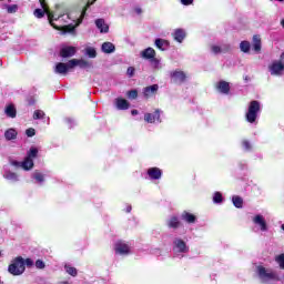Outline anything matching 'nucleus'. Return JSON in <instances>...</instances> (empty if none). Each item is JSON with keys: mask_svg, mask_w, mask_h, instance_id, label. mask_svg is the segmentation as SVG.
Returning <instances> with one entry per match:
<instances>
[{"mask_svg": "<svg viewBox=\"0 0 284 284\" xmlns=\"http://www.w3.org/2000/svg\"><path fill=\"white\" fill-rule=\"evenodd\" d=\"M9 274L12 276H21L26 272V260L21 256L16 257L8 267Z\"/></svg>", "mask_w": 284, "mask_h": 284, "instance_id": "1", "label": "nucleus"}, {"mask_svg": "<svg viewBox=\"0 0 284 284\" xmlns=\"http://www.w3.org/2000/svg\"><path fill=\"white\" fill-rule=\"evenodd\" d=\"M261 112V102L253 100L248 104V110L245 114L247 123H256L258 119V113Z\"/></svg>", "mask_w": 284, "mask_h": 284, "instance_id": "2", "label": "nucleus"}, {"mask_svg": "<svg viewBox=\"0 0 284 284\" xmlns=\"http://www.w3.org/2000/svg\"><path fill=\"white\" fill-rule=\"evenodd\" d=\"M33 14H34V17H37V19H43V17H45V14H48V20H49L50 26L52 28H54V30H59V26H57L54 23V21L59 20L60 17L54 18V13H52L49 8H47V10L45 9H36L33 11Z\"/></svg>", "mask_w": 284, "mask_h": 284, "instance_id": "3", "label": "nucleus"}, {"mask_svg": "<svg viewBox=\"0 0 284 284\" xmlns=\"http://www.w3.org/2000/svg\"><path fill=\"white\" fill-rule=\"evenodd\" d=\"M284 52L280 55V61H274L268 70L273 77H281L284 70Z\"/></svg>", "mask_w": 284, "mask_h": 284, "instance_id": "4", "label": "nucleus"}, {"mask_svg": "<svg viewBox=\"0 0 284 284\" xmlns=\"http://www.w3.org/2000/svg\"><path fill=\"white\" fill-rule=\"evenodd\" d=\"M257 274L258 277L261 278V281L265 282V281H276L277 276L276 273L274 272H267V268H265L264 266H257Z\"/></svg>", "mask_w": 284, "mask_h": 284, "instance_id": "5", "label": "nucleus"}, {"mask_svg": "<svg viewBox=\"0 0 284 284\" xmlns=\"http://www.w3.org/2000/svg\"><path fill=\"white\" fill-rule=\"evenodd\" d=\"M142 59H145L146 61H151V63H155V65H159V59H156V51L153 48H146L141 52Z\"/></svg>", "mask_w": 284, "mask_h": 284, "instance_id": "6", "label": "nucleus"}, {"mask_svg": "<svg viewBox=\"0 0 284 284\" xmlns=\"http://www.w3.org/2000/svg\"><path fill=\"white\" fill-rule=\"evenodd\" d=\"M171 79L174 83H178L179 85L185 83L187 80V74L181 70H175L171 72Z\"/></svg>", "mask_w": 284, "mask_h": 284, "instance_id": "7", "label": "nucleus"}, {"mask_svg": "<svg viewBox=\"0 0 284 284\" xmlns=\"http://www.w3.org/2000/svg\"><path fill=\"white\" fill-rule=\"evenodd\" d=\"M144 121H146V123L161 122V110L156 109L153 113H146L144 115Z\"/></svg>", "mask_w": 284, "mask_h": 284, "instance_id": "8", "label": "nucleus"}, {"mask_svg": "<svg viewBox=\"0 0 284 284\" xmlns=\"http://www.w3.org/2000/svg\"><path fill=\"white\" fill-rule=\"evenodd\" d=\"M77 54V48L74 47H64L60 50V57L62 59H70V57H74Z\"/></svg>", "mask_w": 284, "mask_h": 284, "instance_id": "9", "label": "nucleus"}, {"mask_svg": "<svg viewBox=\"0 0 284 284\" xmlns=\"http://www.w3.org/2000/svg\"><path fill=\"white\" fill-rule=\"evenodd\" d=\"M115 253L121 255L130 254V246L126 243L119 241L115 243Z\"/></svg>", "mask_w": 284, "mask_h": 284, "instance_id": "10", "label": "nucleus"}, {"mask_svg": "<svg viewBox=\"0 0 284 284\" xmlns=\"http://www.w3.org/2000/svg\"><path fill=\"white\" fill-rule=\"evenodd\" d=\"M68 70H72V68L70 67V60L68 61V63L58 62L54 72L57 74H68Z\"/></svg>", "mask_w": 284, "mask_h": 284, "instance_id": "11", "label": "nucleus"}, {"mask_svg": "<svg viewBox=\"0 0 284 284\" xmlns=\"http://www.w3.org/2000/svg\"><path fill=\"white\" fill-rule=\"evenodd\" d=\"M148 175L152 181H159V179H161V176H163V171H161V169L154 166V168H150L148 170Z\"/></svg>", "mask_w": 284, "mask_h": 284, "instance_id": "12", "label": "nucleus"}, {"mask_svg": "<svg viewBox=\"0 0 284 284\" xmlns=\"http://www.w3.org/2000/svg\"><path fill=\"white\" fill-rule=\"evenodd\" d=\"M216 90L220 91L221 94H230V82L225 80H221L215 85Z\"/></svg>", "mask_w": 284, "mask_h": 284, "instance_id": "13", "label": "nucleus"}, {"mask_svg": "<svg viewBox=\"0 0 284 284\" xmlns=\"http://www.w3.org/2000/svg\"><path fill=\"white\" fill-rule=\"evenodd\" d=\"M253 223L255 225H260L261 232H267V222L263 215H255L253 219Z\"/></svg>", "mask_w": 284, "mask_h": 284, "instance_id": "14", "label": "nucleus"}, {"mask_svg": "<svg viewBox=\"0 0 284 284\" xmlns=\"http://www.w3.org/2000/svg\"><path fill=\"white\" fill-rule=\"evenodd\" d=\"M156 92H159V84H152L143 89V97L146 99H151V97H154Z\"/></svg>", "mask_w": 284, "mask_h": 284, "instance_id": "15", "label": "nucleus"}, {"mask_svg": "<svg viewBox=\"0 0 284 284\" xmlns=\"http://www.w3.org/2000/svg\"><path fill=\"white\" fill-rule=\"evenodd\" d=\"M75 65H79V68H91L92 63H90L87 60H78V59L70 60L69 67L75 68Z\"/></svg>", "mask_w": 284, "mask_h": 284, "instance_id": "16", "label": "nucleus"}, {"mask_svg": "<svg viewBox=\"0 0 284 284\" xmlns=\"http://www.w3.org/2000/svg\"><path fill=\"white\" fill-rule=\"evenodd\" d=\"M95 2H97V0H88L87 4L82 9L80 18L78 19L77 26H79L80 23H83V19H85V14H87L88 10H90V7L94 6Z\"/></svg>", "mask_w": 284, "mask_h": 284, "instance_id": "17", "label": "nucleus"}, {"mask_svg": "<svg viewBox=\"0 0 284 284\" xmlns=\"http://www.w3.org/2000/svg\"><path fill=\"white\" fill-rule=\"evenodd\" d=\"M115 108L118 110H129L130 108V102L123 98H118L115 99Z\"/></svg>", "mask_w": 284, "mask_h": 284, "instance_id": "18", "label": "nucleus"}, {"mask_svg": "<svg viewBox=\"0 0 284 284\" xmlns=\"http://www.w3.org/2000/svg\"><path fill=\"white\" fill-rule=\"evenodd\" d=\"M181 219H182V221H185V223H189V224L196 223V215H194L187 211H184L181 214Z\"/></svg>", "mask_w": 284, "mask_h": 284, "instance_id": "19", "label": "nucleus"}, {"mask_svg": "<svg viewBox=\"0 0 284 284\" xmlns=\"http://www.w3.org/2000/svg\"><path fill=\"white\" fill-rule=\"evenodd\" d=\"M95 26H97V29L100 30V32H104V33L110 32V27L105 24V20L103 19H97Z\"/></svg>", "mask_w": 284, "mask_h": 284, "instance_id": "20", "label": "nucleus"}, {"mask_svg": "<svg viewBox=\"0 0 284 284\" xmlns=\"http://www.w3.org/2000/svg\"><path fill=\"white\" fill-rule=\"evenodd\" d=\"M4 114H7L9 119H17V106H14V104L7 105Z\"/></svg>", "mask_w": 284, "mask_h": 284, "instance_id": "21", "label": "nucleus"}, {"mask_svg": "<svg viewBox=\"0 0 284 284\" xmlns=\"http://www.w3.org/2000/svg\"><path fill=\"white\" fill-rule=\"evenodd\" d=\"M173 243L181 254L187 252V244H185V241L176 239Z\"/></svg>", "mask_w": 284, "mask_h": 284, "instance_id": "22", "label": "nucleus"}, {"mask_svg": "<svg viewBox=\"0 0 284 284\" xmlns=\"http://www.w3.org/2000/svg\"><path fill=\"white\" fill-rule=\"evenodd\" d=\"M186 34L183 29H176L173 33L174 41H178V43H183Z\"/></svg>", "mask_w": 284, "mask_h": 284, "instance_id": "23", "label": "nucleus"}, {"mask_svg": "<svg viewBox=\"0 0 284 284\" xmlns=\"http://www.w3.org/2000/svg\"><path fill=\"white\" fill-rule=\"evenodd\" d=\"M181 225V220H179L178 216H172L168 222V227H171L172 230H179Z\"/></svg>", "mask_w": 284, "mask_h": 284, "instance_id": "24", "label": "nucleus"}, {"mask_svg": "<svg viewBox=\"0 0 284 284\" xmlns=\"http://www.w3.org/2000/svg\"><path fill=\"white\" fill-rule=\"evenodd\" d=\"M114 50H116V47H114L112 42L102 43V52H104V54H112Z\"/></svg>", "mask_w": 284, "mask_h": 284, "instance_id": "25", "label": "nucleus"}, {"mask_svg": "<svg viewBox=\"0 0 284 284\" xmlns=\"http://www.w3.org/2000/svg\"><path fill=\"white\" fill-rule=\"evenodd\" d=\"M17 136H19V132H17L14 129H8L4 132V139L7 141H14V139H17Z\"/></svg>", "mask_w": 284, "mask_h": 284, "instance_id": "26", "label": "nucleus"}, {"mask_svg": "<svg viewBox=\"0 0 284 284\" xmlns=\"http://www.w3.org/2000/svg\"><path fill=\"white\" fill-rule=\"evenodd\" d=\"M163 47L165 48H170V41L158 38L155 39V48H158V50H165Z\"/></svg>", "mask_w": 284, "mask_h": 284, "instance_id": "27", "label": "nucleus"}, {"mask_svg": "<svg viewBox=\"0 0 284 284\" xmlns=\"http://www.w3.org/2000/svg\"><path fill=\"white\" fill-rule=\"evenodd\" d=\"M21 168L26 171L32 170L34 168V161L30 158H24V161L21 162Z\"/></svg>", "mask_w": 284, "mask_h": 284, "instance_id": "28", "label": "nucleus"}, {"mask_svg": "<svg viewBox=\"0 0 284 284\" xmlns=\"http://www.w3.org/2000/svg\"><path fill=\"white\" fill-rule=\"evenodd\" d=\"M58 30H61L64 34L74 33L75 30H77V26L67 24V26H63V27H58Z\"/></svg>", "mask_w": 284, "mask_h": 284, "instance_id": "29", "label": "nucleus"}, {"mask_svg": "<svg viewBox=\"0 0 284 284\" xmlns=\"http://www.w3.org/2000/svg\"><path fill=\"white\" fill-rule=\"evenodd\" d=\"M253 50L261 52V36H253Z\"/></svg>", "mask_w": 284, "mask_h": 284, "instance_id": "30", "label": "nucleus"}, {"mask_svg": "<svg viewBox=\"0 0 284 284\" xmlns=\"http://www.w3.org/2000/svg\"><path fill=\"white\" fill-rule=\"evenodd\" d=\"M232 203H233L234 207H237V210H241V207H243V197H241L239 195H234L232 197Z\"/></svg>", "mask_w": 284, "mask_h": 284, "instance_id": "31", "label": "nucleus"}, {"mask_svg": "<svg viewBox=\"0 0 284 284\" xmlns=\"http://www.w3.org/2000/svg\"><path fill=\"white\" fill-rule=\"evenodd\" d=\"M64 270H65L67 274H69L70 276H73V277L78 276V274H79V271H77V267H73L70 264H65Z\"/></svg>", "mask_w": 284, "mask_h": 284, "instance_id": "32", "label": "nucleus"}, {"mask_svg": "<svg viewBox=\"0 0 284 284\" xmlns=\"http://www.w3.org/2000/svg\"><path fill=\"white\" fill-rule=\"evenodd\" d=\"M39 155V149L38 148H34L32 146L28 153H27V159H37V156Z\"/></svg>", "mask_w": 284, "mask_h": 284, "instance_id": "33", "label": "nucleus"}, {"mask_svg": "<svg viewBox=\"0 0 284 284\" xmlns=\"http://www.w3.org/2000/svg\"><path fill=\"white\" fill-rule=\"evenodd\" d=\"M3 176L7 181H19V175L11 171H7Z\"/></svg>", "mask_w": 284, "mask_h": 284, "instance_id": "34", "label": "nucleus"}, {"mask_svg": "<svg viewBox=\"0 0 284 284\" xmlns=\"http://www.w3.org/2000/svg\"><path fill=\"white\" fill-rule=\"evenodd\" d=\"M250 48H251L250 41L244 40L240 43V50H242V52L244 53L250 52Z\"/></svg>", "mask_w": 284, "mask_h": 284, "instance_id": "35", "label": "nucleus"}, {"mask_svg": "<svg viewBox=\"0 0 284 284\" xmlns=\"http://www.w3.org/2000/svg\"><path fill=\"white\" fill-rule=\"evenodd\" d=\"M128 99H139V91L136 89L130 90L126 93Z\"/></svg>", "mask_w": 284, "mask_h": 284, "instance_id": "36", "label": "nucleus"}, {"mask_svg": "<svg viewBox=\"0 0 284 284\" xmlns=\"http://www.w3.org/2000/svg\"><path fill=\"white\" fill-rule=\"evenodd\" d=\"M213 203H223V194L221 192L214 193Z\"/></svg>", "mask_w": 284, "mask_h": 284, "instance_id": "37", "label": "nucleus"}, {"mask_svg": "<svg viewBox=\"0 0 284 284\" xmlns=\"http://www.w3.org/2000/svg\"><path fill=\"white\" fill-rule=\"evenodd\" d=\"M276 263L280 265V270H284V253L275 257Z\"/></svg>", "mask_w": 284, "mask_h": 284, "instance_id": "38", "label": "nucleus"}, {"mask_svg": "<svg viewBox=\"0 0 284 284\" xmlns=\"http://www.w3.org/2000/svg\"><path fill=\"white\" fill-rule=\"evenodd\" d=\"M43 116H45V112L41 111V110H36L33 112V119L34 121L39 120V119H43Z\"/></svg>", "mask_w": 284, "mask_h": 284, "instance_id": "39", "label": "nucleus"}, {"mask_svg": "<svg viewBox=\"0 0 284 284\" xmlns=\"http://www.w3.org/2000/svg\"><path fill=\"white\" fill-rule=\"evenodd\" d=\"M87 54L90 59H97V50L94 48H87Z\"/></svg>", "mask_w": 284, "mask_h": 284, "instance_id": "40", "label": "nucleus"}, {"mask_svg": "<svg viewBox=\"0 0 284 284\" xmlns=\"http://www.w3.org/2000/svg\"><path fill=\"white\" fill-rule=\"evenodd\" d=\"M17 10H19V6H17V4L7 6V12L9 14H14V12H17Z\"/></svg>", "mask_w": 284, "mask_h": 284, "instance_id": "41", "label": "nucleus"}, {"mask_svg": "<svg viewBox=\"0 0 284 284\" xmlns=\"http://www.w3.org/2000/svg\"><path fill=\"white\" fill-rule=\"evenodd\" d=\"M36 267L37 270H45V262H43V260H37Z\"/></svg>", "mask_w": 284, "mask_h": 284, "instance_id": "42", "label": "nucleus"}, {"mask_svg": "<svg viewBox=\"0 0 284 284\" xmlns=\"http://www.w3.org/2000/svg\"><path fill=\"white\" fill-rule=\"evenodd\" d=\"M26 134L27 136L32 138L37 134V130H34V128H29L26 130Z\"/></svg>", "mask_w": 284, "mask_h": 284, "instance_id": "43", "label": "nucleus"}, {"mask_svg": "<svg viewBox=\"0 0 284 284\" xmlns=\"http://www.w3.org/2000/svg\"><path fill=\"white\" fill-rule=\"evenodd\" d=\"M242 148H244V150H246V151H250V150H252V143H250L247 140H243Z\"/></svg>", "mask_w": 284, "mask_h": 284, "instance_id": "44", "label": "nucleus"}, {"mask_svg": "<svg viewBox=\"0 0 284 284\" xmlns=\"http://www.w3.org/2000/svg\"><path fill=\"white\" fill-rule=\"evenodd\" d=\"M27 103L28 105H34V103H37V98H34V95L27 97Z\"/></svg>", "mask_w": 284, "mask_h": 284, "instance_id": "45", "label": "nucleus"}, {"mask_svg": "<svg viewBox=\"0 0 284 284\" xmlns=\"http://www.w3.org/2000/svg\"><path fill=\"white\" fill-rule=\"evenodd\" d=\"M34 179H36V181H38V183H43V181H44V176L42 173H36Z\"/></svg>", "mask_w": 284, "mask_h": 284, "instance_id": "46", "label": "nucleus"}, {"mask_svg": "<svg viewBox=\"0 0 284 284\" xmlns=\"http://www.w3.org/2000/svg\"><path fill=\"white\" fill-rule=\"evenodd\" d=\"M134 72H136V70L134 69V67H129L126 70V74L128 77H134Z\"/></svg>", "mask_w": 284, "mask_h": 284, "instance_id": "47", "label": "nucleus"}, {"mask_svg": "<svg viewBox=\"0 0 284 284\" xmlns=\"http://www.w3.org/2000/svg\"><path fill=\"white\" fill-rule=\"evenodd\" d=\"M24 265H27V267H32V265H34V261L28 257L27 260H24Z\"/></svg>", "mask_w": 284, "mask_h": 284, "instance_id": "48", "label": "nucleus"}, {"mask_svg": "<svg viewBox=\"0 0 284 284\" xmlns=\"http://www.w3.org/2000/svg\"><path fill=\"white\" fill-rule=\"evenodd\" d=\"M212 52H213L214 54H220V52H222L221 47H219V45H213V47H212Z\"/></svg>", "mask_w": 284, "mask_h": 284, "instance_id": "49", "label": "nucleus"}, {"mask_svg": "<svg viewBox=\"0 0 284 284\" xmlns=\"http://www.w3.org/2000/svg\"><path fill=\"white\" fill-rule=\"evenodd\" d=\"M182 6H192L194 3V0H181Z\"/></svg>", "mask_w": 284, "mask_h": 284, "instance_id": "50", "label": "nucleus"}, {"mask_svg": "<svg viewBox=\"0 0 284 284\" xmlns=\"http://www.w3.org/2000/svg\"><path fill=\"white\" fill-rule=\"evenodd\" d=\"M39 1H40L42 10H48V3L45 2V0H39Z\"/></svg>", "mask_w": 284, "mask_h": 284, "instance_id": "51", "label": "nucleus"}, {"mask_svg": "<svg viewBox=\"0 0 284 284\" xmlns=\"http://www.w3.org/2000/svg\"><path fill=\"white\" fill-rule=\"evenodd\" d=\"M11 165H13V168H21V162L17 161V160H13L11 162Z\"/></svg>", "mask_w": 284, "mask_h": 284, "instance_id": "52", "label": "nucleus"}, {"mask_svg": "<svg viewBox=\"0 0 284 284\" xmlns=\"http://www.w3.org/2000/svg\"><path fill=\"white\" fill-rule=\"evenodd\" d=\"M134 12H136V14H142L143 13V9H141V7H136L134 9Z\"/></svg>", "mask_w": 284, "mask_h": 284, "instance_id": "53", "label": "nucleus"}, {"mask_svg": "<svg viewBox=\"0 0 284 284\" xmlns=\"http://www.w3.org/2000/svg\"><path fill=\"white\" fill-rule=\"evenodd\" d=\"M131 114H132L133 116H136V114H139V110H135V109L132 110V111H131Z\"/></svg>", "mask_w": 284, "mask_h": 284, "instance_id": "54", "label": "nucleus"}, {"mask_svg": "<svg viewBox=\"0 0 284 284\" xmlns=\"http://www.w3.org/2000/svg\"><path fill=\"white\" fill-rule=\"evenodd\" d=\"M281 227H282V230L284 231V224H282V226H281Z\"/></svg>", "mask_w": 284, "mask_h": 284, "instance_id": "55", "label": "nucleus"}, {"mask_svg": "<svg viewBox=\"0 0 284 284\" xmlns=\"http://www.w3.org/2000/svg\"><path fill=\"white\" fill-rule=\"evenodd\" d=\"M277 1H284V0H277Z\"/></svg>", "mask_w": 284, "mask_h": 284, "instance_id": "56", "label": "nucleus"}]
</instances>
